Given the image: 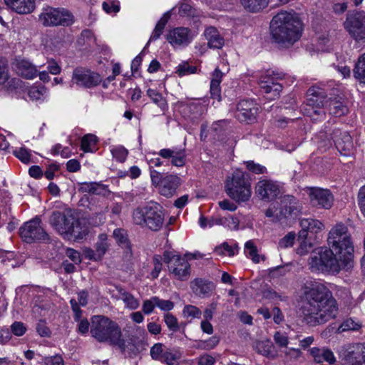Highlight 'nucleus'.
Instances as JSON below:
<instances>
[{
    "label": "nucleus",
    "instance_id": "obj_1",
    "mask_svg": "<svg viewBox=\"0 0 365 365\" xmlns=\"http://www.w3.org/2000/svg\"><path fill=\"white\" fill-rule=\"evenodd\" d=\"M301 311L308 324L317 326L336 317L338 304L327 286L315 282L305 287Z\"/></svg>",
    "mask_w": 365,
    "mask_h": 365
},
{
    "label": "nucleus",
    "instance_id": "obj_2",
    "mask_svg": "<svg viewBox=\"0 0 365 365\" xmlns=\"http://www.w3.org/2000/svg\"><path fill=\"white\" fill-rule=\"evenodd\" d=\"M304 25L296 14L279 12L270 22V33L279 46L289 48L302 36Z\"/></svg>",
    "mask_w": 365,
    "mask_h": 365
},
{
    "label": "nucleus",
    "instance_id": "obj_3",
    "mask_svg": "<svg viewBox=\"0 0 365 365\" xmlns=\"http://www.w3.org/2000/svg\"><path fill=\"white\" fill-rule=\"evenodd\" d=\"M90 333L97 341L118 346L122 351L126 348L120 327L103 315H95L91 319Z\"/></svg>",
    "mask_w": 365,
    "mask_h": 365
},
{
    "label": "nucleus",
    "instance_id": "obj_4",
    "mask_svg": "<svg viewBox=\"0 0 365 365\" xmlns=\"http://www.w3.org/2000/svg\"><path fill=\"white\" fill-rule=\"evenodd\" d=\"M50 224L66 240H81L86 235V231L83 229L79 218L71 209H66L62 212H53L50 217Z\"/></svg>",
    "mask_w": 365,
    "mask_h": 365
},
{
    "label": "nucleus",
    "instance_id": "obj_5",
    "mask_svg": "<svg viewBox=\"0 0 365 365\" xmlns=\"http://www.w3.org/2000/svg\"><path fill=\"white\" fill-rule=\"evenodd\" d=\"M307 106L310 107L308 110L309 115L317 120L312 115V112L315 115H323L324 111L322 108L326 107L331 115L335 116H341L347 112L346 106L339 100L327 99L325 91L319 87L312 86L309 88L307 93Z\"/></svg>",
    "mask_w": 365,
    "mask_h": 365
},
{
    "label": "nucleus",
    "instance_id": "obj_6",
    "mask_svg": "<svg viewBox=\"0 0 365 365\" xmlns=\"http://www.w3.org/2000/svg\"><path fill=\"white\" fill-rule=\"evenodd\" d=\"M328 243L344 264L349 265L352 259L354 246L346 226L336 224L329 233Z\"/></svg>",
    "mask_w": 365,
    "mask_h": 365
},
{
    "label": "nucleus",
    "instance_id": "obj_7",
    "mask_svg": "<svg viewBox=\"0 0 365 365\" xmlns=\"http://www.w3.org/2000/svg\"><path fill=\"white\" fill-rule=\"evenodd\" d=\"M133 219L136 225L158 231L164 223L163 207L157 202H150L145 207L136 208L133 212Z\"/></svg>",
    "mask_w": 365,
    "mask_h": 365
},
{
    "label": "nucleus",
    "instance_id": "obj_8",
    "mask_svg": "<svg viewBox=\"0 0 365 365\" xmlns=\"http://www.w3.org/2000/svg\"><path fill=\"white\" fill-rule=\"evenodd\" d=\"M225 189L227 195L237 202L248 201L252 195L247 175L240 170H235L231 176L227 177Z\"/></svg>",
    "mask_w": 365,
    "mask_h": 365
},
{
    "label": "nucleus",
    "instance_id": "obj_9",
    "mask_svg": "<svg viewBox=\"0 0 365 365\" xmlns=\"http://www.w3.org/2000/svg\"><path fill=\"white\" fill-rule=\"evenodd\" d=\"M340 262L344 263L333 250L321 247L312 253L309 265L313 272L338 273L341 269Z\"/></svg>",
    "mask_w": 365,
    "mask_h": 365
},
{
    "label": "nucleus",
    "instance_id": "obj_10",
    "mask_svg": "<svg viewBox=\"0 0 365 365\" xmlns=\"http://www.w3.org/2000/svg\"><path fill=\"white\" fill-rule=\"evenodd\" d=\"M301 230L299 240H302L297 253L303 255L309 252L317 239V235L324 229V225L318 220L304 218L300 220Z\"/></svg>",
    "mask_w": 365,
    "mask_h": 365
},
{
    "label": "nucleus",
    "instance_id": "obj_11",
    "mask_svg": "<svg viewBox=\"0 0 365 365\" xmlns=\"http://www.w3.org/2000/svg\"><path fill=\"white\" fill-rule=\"evenodd\" d=\"M163 259L173 277L180 281L188 279L190 276V265L185 259L173 251H165Z\"/></svg>",
    "mask_w": 365,
    "mask_h": 365
},
{
    "label": "nucleus",
    "instance_id": "obj_12",
    "mask_svg": "<svg viewBox=\"0 0 365 365\" xmlns=\"http://www.w3.org/2000/svg\"><path fill=\"white\" fill-rule=\"evenodd\" d=\"M343 25L356 42L365 43V12L348 13Z\"/></svg>",
    "mask_w": 365,
    "mask_h": 365
},
{
    "label": "nucleus",
    "instance_id": "obj_13",
    "mask_svg": "<svg viewBox=\"0 0 365 365\" xmlns=\"http://www.w3.org/2000/svg\"><path fill=\"white\" fill-rule=\"evenodd\" d=\"M19 234L21 239L26 243L48 242L51 240L48 234L41 227L39 218H34L25 222L20 227Z\"/></svg>",
    "mask_w": 365,
    "mask_h": 365
},
{
    "label": "nucleus",
    "instance_id": "obj_14",
    "mask_svg": "<svg viewBox=\"0 0 365 365\" xmlns=\"http://www.w3.org/2000/svg\"><path fill=\"white\" fill-rule=\"evenodd\" d=\"M101 81V77L98 73L83 67L76 68L72 73L71 83L85 88L96 87Z\"/></svg>",
    "mask_w": 365,
    "mask_h": 365
},
{
    "label": "nucleus",
    "instance_id": "obj_15",
    "mask_svg": "<svg viewBox=\"0 0 365 365\" xmlns=\"http://www.w3.org/2000/svg\"><path fill=\"white\" fill-rule=\"evenodd\" d=\"M307 194L312 206L329 209L334 202V196L328 189L317 187H307Z\"/></svg>",
    "mask_w": 365,
    "mask_h": 365
},
{
    "label": "nucleus",
    "instance_id": "obj_16",
    "mask_svg": "<svg viewBox=\"0 0 365 365\" xmlns=\"http://www.w3.org/2000/svg\"><path fill=\"white\" fill-rule=\"evenodd\" d=\"M365 354V344H348L339 350V356L347 365H359Z\"/></svg>",
    "mask_w": 365,
    "mask_h": 365
},
{
    "label": "nucleus",
    "instance_id": "obj_17",
    "mask_svg": "<svg viewBox=\"0 0 365 365\" xmlns=\"http://www.w3.org/2000/svg\"><path fill=\"white\" fill-rule=\"evenodd\" d=\"M283 78L282 73L275 72L262 76L259 80V87L264 93L271 94L272 98H275L282 91V86L279 81L282 80Z\"/></svg>",
    "mask_w": 365,
    "mask_h": 365
},
{
    "label": "nucleus",
    "instance_id": "obj_18",
    "mask_svg": "<svg viewBox=\"0 0 365 365\" xmlns=\"http://www.w3.org/2000/svg\"><path fill=\"white\" fill-rule=\"evenodd\" d=\"M258 106L252 101L243 100L236 106L235 118L240 122L252 123L256 120Z\"/></svg>",
    "mask_w": 365,
    "mask_h": 365
},
{
    "label": "nucleus",
    "instance_id": "obj_19",
    "mask_svg": "<svg viewBox=\"0 0 365 365\" xmlns=\"http://www.w3.org/2000/svg\"><path fill=\"white\" fill-rule=\"evenodd\" d=\"M255 192L262 200L272 201L277 197L280 190L279 185L270 180H259L255 186Z\"/></svg>",
    "mask_w": 365,
    "mask_h": 365
},
{
    "label": "nucleus",
    "instance_id": "obj_20",
    "mask_svg": "<svg viewBox=\"0 0 365 365\" xmlns=\"http://www.w3.org/2000/svg\"><path fill=\"white\" fill-rule=\"evenodd\" d=\"M168 41L173 46H187L192 39L191 31L186 27H178L169 31L166 36Z\"/></svg>",
    "mask_w": 365,
    "mask_h": 365
},
{
    "label": "nucleus",
    "instance_id": "obj_21",
    "mask_svg": "<svg viewBox=\"0 0 365 365\" xmlns=\"http://www.w3.org/2000/svg\"><path fill=\"white\" fill-rule=\"evenodd\" d=\"M333 140L338 151L343 155H349L352 151L353 143L351 135L347 132L336 130L333 134Z\"/></svg>",
    "mask_w": 365,
    "mask_h": 365
},
{
    "label": "nucleus",
    "instance_id": "obj_22",
    "mask_svg": "<svg viewBox=\"0 0 365 365\" xmlns=\"http://www.w3.org/2000/svg\"><path fill=\"white\" fill-rule=\"evenodd\" d=\"M80 202L82 206L86 207L96 215H101L108 211V206L104 199L93 195H83Z\"/></svg>",
    "mask_w": 365,
    "mask_h": 365
},
{
    "label": "nucleus",
    "instance_id": "obj_23",
    "mask_svg": "<svg viewBox=\"0 0 365 365\" xmlns=\"http://www.w3.org/2000/svg\"><path fill=\"white\" fill-rule=\"evenodd\" d=\"M190 286L194 294L200 298L209 297L215 288L212 282L202 278L193 279Z\"/></svg>",
    "mask_w": 365,
    "mask_h": 365
},
{
    "label": "nucleus",
    "instance_id": "obj_24",
    "mask_svg": "<svg viewBox=\"0 0 365 365\" xmlns=\"http://www.w3.org/2000/svg\"><path fill=\"white\" fill-rule=\"evenodd\" d=\"M180 178L175 175H168L163 178L162 184L158 187L160 195L170 197L176 192L180 185Z\"/></svg>",
    "mask_w": 365,
    "mask_h": 365
},
{
    "label": "nucleus",
    "instance_id": "obj_25",
    "mask_svg": "<svg viewBox=\"0 0 365 365\" xmlns=\"http://www.w3.org/2000/svg\"><path fill=\"white\" fill-rule=\"evenodd\" d=\"M282 206L280 214L284 217L297 215L302 210V205L299 201L294 196L287 195L282 201Z\"/></svg>",
    "mask_w": 365,
    "mask_h": 365
},
{
    "label": "nucleus",
    "instance_id": "obj_26",
    "mask_svg": "<svg viewBox=\"0 0 365 365\" xmlns=\"http://www.w3.org/2000/svg\"><path fill=\"white\" fill-rule=\"evenodd\" d=\"M158 154L164 159H170L174 166L182 167L185 165L186 154L184 150L163 148Z\"/></svg>",
    "mask_w": 365,
    "mask_h": 365
},
{
    "label": "nucleus",
    "instance_id": "obj_27",
    "mask_svg": "<svg viewBox=\"0 0 365 365\" xmlns=\"http://www.w3.org/2000/svg\"><path fill=\"white\" fill-rule=\"evenodd\" d=\"M78 190L83 193L87 192L103 197H107L110 193L107 185L96 182H82L80 184Z\"/></svg>",
    "mask_w": 365,
    "mask_h": 365
},
{
    "label": "nucleus",
    "instance_id": "obj_28",
    "mask_svg": "<svg viewBox=\"0 0 365 365\" xmlns=\"http://www.w3.org/2000/svg\"><path fill=\"white\" fill-rule=\"evenodd\" d=\"M4 2L19 14H29L35 9L34 0H4Z\"/></svg>",
    "mask_w": 365,
    "mask_h": 365
},
{
    "label": "nucleus",
    "instance_id": "obj_29",
    "mask_svg": "<svg viewBox=\"0 0 365 365\" xmlns=\"http://www.w3.org/2000/svg\"><path fill=\"white\" fill-rule=\"evenodd\" d=\"M310 354L317 363H323L327 361L330 364H333L336 361V359L333 352L328 349H319L314 347L309 350Z\"/></svg>",
    "mask_w": 365,
    "mask_h": 365
},
{
    "label": "nucleus",
    "instance_id": "obj_30",
    "mask_svg": "<svg viewBox=\"0 0 365 365\" xmlns=\"http://www.w3.org/2000/svg\"><path fill=\"white\" fill-rule=\"evenodd\" d=\"M56 19L57 21V26L68 27L72 26L76 19L73 13L68 9L63 7H56Z\"/></svg>",
    "mask_w": 365,
    "mask_h": 365
},
{
    "label": "nucleus",
    "instance_id": "obj_31",
    "mask_svg": "<svg viewBox=\"0 0 365 365\" xmlns=\"http://www.w3.org/2000/svg\"><path fill=\"white\" fill-rule=\"evenodd\" d=\"M204 34L207 40V45L210 48H221L223 46L224 38L215 27L210 26L207 28Z\"/></svg>",
    "mask_w": 365,
    "mask_h": 365
},
{
    "label": "nucleus",
    "instance_id": "obj_32",
    "mask_svg": "<svg viewBox=\"0 0 365 365\" xmlns=\"http://www.w3.org/2000/svg\"><path fill=\"white\" fill-rule=\"evenodd\" d=\"M255 350L264 356L274 359L277 356L275 348L270 340L257 341L254 345Z\"/></svg>",
    "mask_w": 365,
    "mask_h": 365
},
{
    "label": "nucleus",
    "instance_id": "obj_33",
    "mask_svg": "<svg viewBox=\"0 0 365 365\" xmlns=\"http://www.w3.org/2000/svg\"><path fill=\"white\" fill-rule=\"evenodd\" d=\"M55 7L46 6L38 16L39 22L46 27H57Z\"/></svg>",
    "mask_w": 365,
    "mask_h": 365
},
{
    "label": "nucleus",
    "instance_id": "obj_34",
    "mask_svg": "<svg viewBox=\"0 0 365 365\" xmlns=\"http://www.w3.org/2000/svg\"><path fill=\"white\" fill-rule=\"evenodd\" d=\"M16 70L19 75L28 79L34 78L37 75L36 67L26 60L17 61Z\"/></svg>",
    "mask_w": 365,
    "mask_h": 365
},
{
    "label": "nucleus",
    "instance_id": "obj_35",
    "mask_svg": "<svg viewBox=\"0 0 365 365\" xmlns=\"http://www.w3.org/2000/svg\"><path fill=\"white\" fill-rule=\"evenodd\" d=\"M240 4L247 11L258 12L268 5V0H240Z\"/></svg>",
    "mask_w": 365,
    "mask_h": 365
},
{
    "label": "nucleus",
    "instance_id": "obj_36",
    "mask_svg": "<svg viewBox=\"0 0 365 365\" xmlns=\"http://www.w3.org/2000/svg\"><path fill=\"white\" fill-rule=\"evenodd\" d=\"M170 11H168L163 14L161 19L157 23L151 36L150 41L157 40L163 34L165 26L170 18Z\"/></svg>",
    "mask_w": 365,
    "mask_h": 365
},
{
    "label": "nucleus",
    "instance_id": "obj_37",
    "mask_svg": "<svg viewBox=\"0 0 365 365\" xmlns=\"http://www.w3.org/2000/svg\"><path fill=\"white\" fill-rule=\"evenodd\" d=\"M147 95L151 101L156 104L162 110L165 111L168 109V102L160 93L156 90L149 88L147 91Z\"/></svg>",
    "mask_w": 365,
    "mask_h": 365
},
{
    "label": "nucleus",
    "instance_id": "obj_38",
    "mask_svg": "<svg viewBox=\"0 0 365 365\" xmlns=\"http://www.w3.org/2000/svg\"><path fill=\"white\" fill-rule=\"evenodd\" d=\"M354 75L356 78L365 83V53L359 58L354 69Z\"/></svg>",
    "mask_w": 365,
    "mask_h": 365
},
{
    "label": "nucleus",
    "instance_id": "obj_39",
    "mask_svg": "<svg viewBox=\"0 0 365 365\" xmlns=\"http://www.w3.org/2000/svg\"><path fill=\"white\" fill-rule=\"evenodd\" d=\"M109 247V244L108 242V236L106 234H101L98 235V241L95 245V248L96 252L98 254L101 258L104 256L106 252H107Z\"/></svg>",
    "mask_w": 365,
    "mask_h": 365
},
{
    "label": "nucleus",
    "instance_id": "obj_40",
    "mask_svg": "<svg viewBox=\"0 0 365 365\" xmlns=\"http://www.w3.org/2000/svg\"><path fill=\"white\" fill-rule=\"evenodd\" d=\"M361 327V324L359 321H355L351 318L346 319L343 321L338 328L339 332H344L348 331H357Z\"/></svg>",
    "mask_w": 365,
    "mask_h": 365
},
{
    "label": "nucleus",
    "instance_id": "obj_41",
    "mask_svg": "<svg viewBox=\"0 0 365 365\" xmlns=\"http://www.w3.org/2000/svg\"><path fill=\"white\" fill-rule=\"evenodd\" d=\"M179 359L180 354L178 353L165 351L162 354L160 361L165 362L167 365H179L178 361Z\"/></svg>",
    "mask_w": 365,
    "mask_h": 365
},
{
    "label": "nucleus",
    "instance_id": "obj_42",
    "mask_svg": "<svg viewBox=\"0 0 365 365\" xmlns=\"http://www.w3.org/2000/svg\"><path fill=\"white\" fill-rule=\"evenodd\" d=\"M164 322L170 331L175 332L180 329L178 319L171 313L168 312L164 314Z\"/></svg>",
    "mask_w": 365,
    "mask_h": 365
},
{
    "label": "nucleus",
    "instance_id": "obj_43",
    "mask_svg": "<svg viewBox=\"0 0 365 365\" xmlns=\"http://www.w3.org/2000/svg\"><path fill=\"white\" fill-rule=\"evenodd\" d=\"M215 252L217 255H227L230 257L235 255V248L229 245L227 242H224L220 246L216 247Z\"/></svg>",
    "mask_w": 365,
    "mask_h": 365
},
{
    "label": "nucleus",
    "instance_id": "obj_44",
    "mask_svg": "<svg viewBox=\"0 0 365 365\" xmlns=\"http://www.w3.org/2000/svg\"><path fill=\"white\" fill-rule=\"evenodd\" d=\"M197 71L195 66H190L187 62H183L180 63L176 70V73L180 76L195 73Z\"/></svg>",
    "mask_w": 365,
    "mask_h": 365
},
{
    "label": "nucleus",
    "instance_id": "obj_45",
    "mask_svg": "<svg viewBox=\"0 0 365 365\" xmlns=\"http://www.w3.org/2000/svg\"><path fill=\"white\" fill-rule=\"evenodd\" d=\"M96 136L93 135H86L83 137L81 143V148L84 152L91 151V145L96 144Z\"/></svg>",
    "mask_w": 365,
    "mask_h": 365
},
{
    "label": "nucleus",
    "instance_id": "obj_46",
    "mask_svg": "<svg viewBox=\"0 0 365 365\" xmlns=\"http://www.w3.org/2000/svg\"><path fill=\"white\" fill-rule=\"evenodd\" d=\"M295 236L294 232H289L279 241L278 247L281 249L292 247L294 243Z\"/></svg>",
    "mask_w": 365,
    "mask_h": 365
},
{
    "label": "nucleus",
    "instance_id": "obj_47",
    "mask_svg": "<svg viewBox=\"0 0 365 365\" xmlns=\"http://www.w3.org/2000/svg\"><path fill=\"white\" fill-rule=\"evenodd\" d=\"M183 314L185 317L200 318L201 310L194 305H186L183 309Z\"/></svg>",
    "mask_w": 365,
    "mask_h": 365
},
{
    "label": "nucleus",
    "instance_id": "obj_48",
    "mask_svg": "<svg viewBox=\"0 0 365 365\" xmlns=\"http://www.w3.org/2000/svg\"><path fill=\"white\" fill-rule=\"evenodd\" d=\"M123 301L132 309H135L139 306L138 301L130 293L123 292L121 293Z\"/></svg>",
    "mask_w": 365,
    "mask_h": 365
},
{
    "label": "nucleus",
    "instance_id": "obj_49",
    "mask_svg": "<svg viewBox=\"0 0 365 365\" xmlns=\"http://www.w3.org/2000/svg\"><path fill=\"white\" fill-rule=\"evenodd\" d=\"M245 250L253 262L256 263L259 262V256L257 254V247L252 241L250 240L245 243Z\"/></svg>",
    "mask_w": 365,
    "mask_h": 365
},
{
    "label": "nucleus",
    "instance_id": "obj_50",
    "mask_svg": "<svg viewBox=\"0 0 365 365\" xmlns=\"http://www.w3.org/2000/svg\"><path fill=\"white\" fill-rule=\"evenodd\" d=\"M153 264H154V268L153 271L151 272V276L153 278L155 279L158 277L160 271L163 268V255H155L153 257Z\"/></svg>",
    "mask_w": 365,
    "mask_h": 365
},
{
    "label": "nucleus",
    "instance_id": "obj_51",
    "mask_svg": "<svg viewBox=\"0 0 365 365\" xmlns=\"http://www.w3.org/2000/svg\"><path fill=\"white\" fill-rule=\"evenodd\" d=\"M46 92V89L44 86L31 88L29 91V96L31 98V99L38 101L42 98Z\"/></svg>",
    "mask_w": 365,
    "mask_h": 365
},
{
    "label": "nucleus",
    "instance_id": "obj_52",
    "mask_svg": "<svg viewBox=\"0 0 365 365\" xmlns=\"http://www.w3.org/2000/svg\"><path fill=\"white\" fill-rule=\"evenodd\" d=\"M156 307L160 308L163 311L168 312L173 309L174 303L170 300L161 299L158 297H154Z\"/></svg>",
    "mask_w": 365,
    "mask_h": 365
},
{
    "label": "nucleus",
    "instance_id": "obj_53",
    "mask_svg": "<svg viewBox=\"0 0 365 365\" xmlns=\"http://www.w3.org/2000/svg\"><path fill=\"white\" fill-rule=\"evenodd\" d=\"M11 332L17 336H23L26 331V327L21 322H14L11 325Z\"/></svg>",
    "mask_w": 365,
    "mask_h": 365
},
{
    "label": "nucleus",
    "instance_id": "obj_54",
    "mask_svg": "<svg viewBox=\"0 0 365 365\" xmlns=\"http://www.w3.org/2000/svg\"><path fill=\"white\" fill-rule=\"evenodd\" d=\"M246 167L250 171L255 174H263L267 172V168L264 166L255 163L254 161H247Z\"/></svg>",
    "mask_w": 365,
    "mask_h": 365
},
{
    "label": "nucleus",
    "instance_id": "obj_55",
    "mask_svg": "<svg viewBox=\"0 0 365 365\" xmlns=\"http://www.w3.org/2000/svg\"><path fill=\"white\" fill-rule=\"evenodd\" d=\"M14 154L24 163H28L30 161L31 154L25 148H20L19 149L14 150Z\"/></svg>",
    "mask_w": 365,
    "mask_h": 365
},
{
    "label": "nucleus",
    "instance_id": "obj_56",
    "mask_svg": "<svg viewBox=\"0 0 365 365\" xmlns=\"http://www.w3.org/2000/svg\"><path fill=\"white\" fill-rule=\"evenodd\" d=\"M128 150L123 147H118L112 150V154L113 158L118 160L119 162H124L128 155Z\"/></svg>",
    "mask_w": 365,
    "mask_h": 365
},
{
    "label": "nucleus",
    "instance_id": "obj_57",
    "mask_svg": "<svg viewBox=\"0 0 365 365\" xmlns=\"http://www.w3.org/2000/svg\"><path fill=\"white\" fill-rule=\"evenodd\" d=\"M274 342L279 346V347H287L288 344V337L287 335L284 333H281L279 331H277L274 335Z\"/></svg>",
    "mask_w": 365,
    "mask_h": 365
},
{
    "label": "nucleus",
    "instance_id": "obj_58",
    "mask_svg": "<svg viewBox=\"0 0 365 365\" xmlns=\"http://www.w3.org/2000/svg\"><path fill=\"white\" fill-rule=\"evenodd\" d=\"M179 14L183 16H192L195 15V10L190 4L184 3L179 8Z\"/></svg>",
    "mask_w": 365,
    "mask_h": 365
},
{
    "label": "nucleus",
    "instance_id": "obj_59",
    "mask_svg": "<svg viewBox=\"0 0 365 365\" xmlns=\"http://www.w3.org/2000/svg\"><path fill=\"white\" fill-rule=\"evenodd\" d=\"M113 237L119 244H125L127 242L126 231L123 229H115L113 231Z\"/></svg>",
    "mask_w": 365,
    "mask_h": 365
},
{
    "label": "nucleus",
    "instance_id": "obj_60",
    "mask_svg": "<svg viewBox=\"0 0 365 365\" xmlns=\"http://www.w3.org/2000/svg\"><path fill=\"white\" fill-rule=\"evenodd\" d=\"M164 351L163 350V344H155L150 349V355L152 358L155 360H161L162 354Z\"/></svg>",
    "mask_w": 365,
    "mask_h": 365
},
{
    "label": "nucleus",
    "instance_id": "obj_61",
    "mask_svg": "<svg viewBox=\"0 0 365 365\" xmlns=\"http://www.w3.org/2000/svg\"><path fill=\"white\" fill-rule=\"evenodd\" d=\"M155 306L156 304L153 297L150 299H147L143 302L142 310L145 314H149L153 312Z\"/></svg>",
    "mask_w": 365,
    "mask_h": 365
},
{
    "label": "nucleus",
    "instance_id": "obj_62",
    "mask_svg": "<svg viewBox=\"0 0 365 365\" xmlns=\"http://www.w3.org/2000/svg\"><path fill=\"white\" fill-rule=\"evenodd\" d=\"M358 203L361 213L365 217V185L362 186L359 191Z\"/></svg>",
    "mask_w": 365,
    "mask_h": 365
},
{
    "label": "nucleus",
    "instance_id": "obj_63",
    "mask_svg": "<svg viewBox=\"0 0 365 365\" xmlns=\"http://www.w3.org/2000/svg\"><path fill=\"white\" fill-rule=\"evenodd\" d=\"M7 67L5 61L0 58V84L4 83L8 79Z\"/></svg>",
    "mask_w": 365,
    "mask_h": 365
},
{
    "label": "nucleus",
    "instance_id": "obj_64",
    "mask_svg": "<svg viewBox=\"0 0 365 365\" xmlns=\"http://www.w3.org/2000/svg\"><path fill=\"white\" fill-rule=\"evenodd\" d=\"M217 307V302H212L204 311L205 320L210 321L212 319L213 313L216 310Z\"/></svg>",
    "mask_w": 365,
    "mask_h": 365
}]
</instances>
